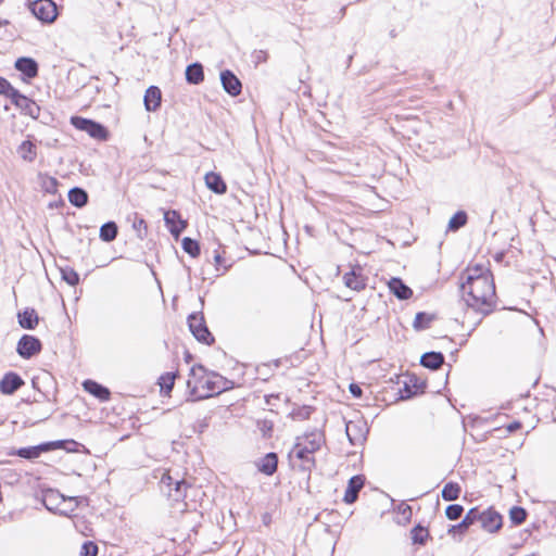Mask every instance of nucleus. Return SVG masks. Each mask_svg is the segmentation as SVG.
I'll return each instance as SVG.
<instances>
[{
  "instance_id": "f257e3e1",
  "label": "nucleus",
  "mask_w": 556,
  "mask_h": 556,
  "mask_svg": "<svg viewBox=\"0 0 556 556\" xmlns=\"http://www.w3.org/2000/svg\"><path fill=\"white\" fill-rule=\"evenodd\" d=\"M463 279L460 289L467 306L483 314L490 313L496 298L490 270L482 265L470 266L464 271Z\"/></svg>"
},
{
  "instance_id": "f03ea898",
  "label": "nucleus",
  "mask_w": 556,
  "mask_h": 556,
  "mask_svg": "<svg viewBox=\"0 0 556 556\" xmlns=\"http://www.w3.org/2000/svg\"><path fill=\"white\" fill-rule=\"evenodd\" d=\"M190 375L192 378L188 380L187 386L193 400L207 399L226 390L224 378L206 372L201 365L193 366Z\"/></svg>"
},
{
  "instance_id": "7ed1b4c3",
  "label": "nucleus",
  "mask_w": 556,
  "mask_h": 556,
  "mask_svg": "<svg viewBox=\"0 0 556 556\" xmlns=\"http://www.w3.org/2000/svg\"><path fill=\"white\" fill-rule=\"evenodd\" d=\"M324 442L320 432H312L298 438L296 443L289 452V458L293 467L302 471H311L315 466L314 453L318 451Z\"/></svg>"
},
{
  "instance_id": "20e7f679",
  "label": "nucleus",
  "mask_w": 556,
  "mask_h": 556,
  "mask_svg": "<svg viewBox=\"0 0 556 556\" xmlns=\"http://www.w3.org/2000/svg\"><path fill=\"white\" fill-rule=\"evenodd\" d=\"M75 501V497H65L59 491L49 490L43 494L42 503L50 511L59 513L60 515L68 516L75 510V506L70 509H63L61 505H65L67 502L71 504Z\"/></svg>"
},
{
  "instance_id": "39448f33",
  "label": "nucleus",
  "mask_w": 556,
  "mask_h": 556,
  "mask_svg": "<svg viewBox=\"0 0 556 556\" xmlns=\"http://www.w3.org/2000/svg\"><path fill=\"white\" fill-rule=\"evenodd\" d=\"M29 8L31 13L43 23H52L58 16V8L52 0H36Z\"/></svg>"
},
{
  "instance_id": "423d86ee",
  "label": "nucleus",
  "mask_w": 556,
  "mask_h": 556,
  "mask_svg": "<svg viewBox=\"0 0 556 556\" xmlns=\"http://www.w3.org/2000/svg\"><path fill=\"white\" fill-rule=\"evenodd\" d=\"M71 123L79 130L86 131L90 137L104 140L108 137L106 129L99 123L79 116H73Z\"/></svg>"
},
{
  "instance_id": "0eeeda50",
  "label": "nucleus",
  "mask_w": 556,
  "mask_h": 556,
  "mask_svg": "<svg viewBox=\"0 0 556 556\" xmlns=\"http://www.w3.org/2000/svg\"><path fill=\"white\" fill-rule=\"evenodd\" d=\"M161 484L168 488V496L175 501L182 500L189 486L184 479L174 478L169 471L162 476Z\"/></svg>"
},
{
  "instance_id": "6e6552de",
  "label": "nucleus",
  "mask_w": 556,
  "mask_h": 556,
  "mask_svg": "<svg viewBox=\"0 0 556 556\" xmlns=\"http://www.w3.org/2000/svg\"><path fill=\"white\" fill-rule=\"evenodd\" d=\"M189 329L194 338L203 343L210 344L214 341L211 332L208 331L204 318L199 315H190L188 319Z\"/></svg>"
},
{
  "instance_id": "1a4fd4ad",
  "label": "nucleus",
  "mask_w": 556,
  "mask_h": 556,
  "mask_svg": "<svg viewBox=\"0 0 556 556\" xmlns=\"http://www.w3.org/2000/svg\"><path fill=\"white\" fill-rule=\"evenodd\" d=\"M16 351L21 357L30 358L41 351V342L33 336L24 334L17 343Z\"/></svg>"
},
{
  "instance_id": "9d476101",
  "label": "nucleus",
  "mask_w": 556,
  "mask_h": 556,
  "mask_svg": "<svg viewBox=\"0 0 556 556\" xmlns=\"http://www.w3.org/2000/svg\"><path fill=\"white\" fill-rule=\"evenodd\" d=\"M477 521H480L481 527L488 532H495L502 526V517L493 509H486L482 513L479 511Z\"/></svg>"
},
{
  "instance_id": "9b49d317",
  "label": "nucleus",
  "mask_w": 556,
  "mask_h": 556,
  "mask_svg": "<svg viewBox=\"0 0 556 556\" xmlns=\"http://www.w3.org/2000/svg\"><path fill=\"white\" fill-rule=\"evenodd\" d=\"M345 432L352 444H361L366 439V424L359 420L349 421L345 426Z\"/></svg>"
},
{
  "instance_id": "f8f14e48",
  "label": "nucleus",
  "mask_w": 556,
  "mask_h": 556,
  "mask_svg": "<svg viewBox=\"0 0 556 556\" xmlns=\"http://www.w3.org/2000/svg\"><path fill=\"white\" fill-rule=\"evenodd\" d=\"M11 101L14 105L21 109L24 114L29 115L33 118H37L39 116V106L33 100L21 94L18 91Z\"/></svg>"
},
{
  "instance_id": "ddd939ff",
  "label": "nucleus",
  "mask_w": 556,
  "mask_h": 556,
  "mask_svg": "<svg viewBox=\"0 0 556 556\" xmlns=\"http://www.w3.org/2000/svg\"><path fill=\"white\" fill-rule=\"evenodd\" d=\"M24 384L23 379L15 372H7L0 381V392L11 395Z\"/></svg>"
},
{
  "instance_id": "4468645a",
  "label": "nucleus",
  "mask_w": 556,
  "mask_h": 556,
  "mask_svg": "<svg viewBox=\"0 0 556 556\" xmlns=\"http://www.w3.org/2000/svg\"><path fill=\"white\" fill-rule=\"evenodd\" d=\"M220 81H222L224 90L227 93H229L232 97L240 94L242 86H241L240 80L237 78V76L232 72H230L228 70L223 71L220 73Z\"/></svg>"
},
{
  "instance_id": "2eb2a0df",
  "label": "nucleus",
  "mask_w": 556,
  "mask_h": 556,
  "mask_svg": "<svg viewBox=\"0 0 556 556\" xmlns=\"http://www.w3.org/2000/svg\"><path fill=\"white\" fill-rule=\"evenodd\" d=\"M162 92L156 86H150L144 93L143 103L148 112H155L161 106Z\"/></svg>"
},
{
  "instance_id": "dca6fc26",
  "label": "nucleus",
  "mask_w": 556,
  "mask_h": 556,
  "mask_svg": "<svg viewBox=\"0 0 556 556\" xmlns=\"http://www.w3.org/2000/svg\"><path fill=\"white\" fill-rule=\"evenodd\" d=\"M364 477L354 476L349 480L348 488L343 497L346 504H352L357 500L358 492L364 486Z\"/></svg>"
},
{
  "instance_id": "f3484780",
  "label": "nucleus",
  "mask_w": 556,
  "mask_h": 556,
  "mask_svg": "<svg viewBox=\"0 0 556 556\" xmlns=\"http://www.w3.org/2000/svg\"><path fill=\"white\" fill-rule=\"evenodd\" d=\"M52 445L60 446L61 442L46 443V444H40L37 446H29V447H22V448L17 450L16 455H18L20 457L26 458V459H34V458L39 457L42 452L49 451Z\"/></svg>"
},
{
  "instance_id": "a211bd4d",
  "label": "nucleus",
  "mask_w": 556,
  "mask_h": 556,
  "mask_svg": "<svg viewBox=\"0 0 556 556\" xmlns=\"http://www.w3.org/2000/svg\"><path fill=\"white\" fill-rule=\"evenodd\" d=\"M15 68L23 73L27 78H34L38 74V64L31 58H20L15 62Z\"/></svg>"
},
{
  "instance_id": "6ab92c4d",
  "label": "nucleus",
  "mask_w": 556,
  "mask_h": 556,
  "mask_svg": "<svg viewBox=\"0 0 556 556\" xmlns=\"http://www.w3.org/2000/svg\"><path fill=\"white\" fill-rule=\"evenodd\" d=\"M164 220L169 227L170 233L175 237H178L186 227V223L180 219V216L176 211L166 212L164 214Z\"/></svg>"
},
{
  "instance_id": "aec40b11",
  "label": "nucleus",
  "mask_w": 556,
  "mask_h": 556,
  "mask_svg": "<svg viewBox=\"0 0 556 556\" xmlns=\"http://www.w3.org/2000/svg\"><path fill=\"white\" fill-rule=\"evenodd\" d=\"M206 187L217 194H224L227 191V186L219 174L210 172L204 177Z\"/></svg>"
},
{
  "instance_id": "412c9836",
  "label": "nucleus",
  "mask_w": 556,
  "mask_h": 556,
  "mask_svg": "<svg viewBox=\"0 0 556 556\" xmlns=\"http://www.w3.org/2000/svg\"><path fill=\"white\" fill-rule=\"evenodd\" d=\"M18 324L24 329H34L39 321L38 314L34 308H25L18 313Z\"/></svg>"
},
{
  "instance_id": "4be33fe9",
  "label": "nucleus",
  "mask_w": 556,
  "mask_h": 556,
  "mask_svg": "<svg viewBox=\"0 0 556 556\" xmlns=\"http://www.w3.org/2000/svg\"><path fill=\"white\" fill-rule=\"evenodd\" d=\"M278 457L275 453H268L257 463L261 472L271 476L277 470Z\"/></svg>"
},
{
  "instance_id": "5701e85b",
  "label": "nucleus",
  "mask_w": 556,
  "mask_h": 556,
  "mask_svg": "<svg viewBox=\"0 0 556 556\" xmlns=\"http://www.w3.org/2000/svg\"><path fill=\"white\" fill-rule=\"evenodd\" d=\"M478 517L479 510L477 508H471L458 525L450 528L448 533H464L475 521H477Z\"/></svg>"
},
{
  "instance_id": "b1692460",
  "label": "nucleus",
  "mask_w": 556,
  "mask_h": 556,
  "mask_svg": "<svg viewBox=\"0 0 556 556\" xmlns=\"http://www.w3.org/2000/svg\"><path fill=\"white\" fill-rule=\"evenodd\" d=\"M391 292L401 300H407L412 296L413 291L400 278H392L389 281Z\"/></svg>"
},
{
  "instance_id": "393cba45",
  "label": "nucleus",
  "mask_w": 556,
  "mask_h": 556,
  "mask_svg": "<svg viewBox=\"0 0 556 556\" xmlns=\"http://www.w3.org/2000/svg\"><path fill=\"white\" fill-rule=\"evenodd\" d=\"M84 389L101 401H108L110 399V391L92 380H86L84 382Z\"/></svg>"
},
{
  "instance_id": "a878e982",
  "label": "nucleus",
  "mask_w": 556,
  "mask_h": 556,
  "mask_svg": "<svg viewBox=\"0 0 556 556\" xmlns=\"http://www.w3.org/2000/svg\"><path fill=\"white\" fill-rule=\"evenodd\" d=\"M186 79L188 83L198 85L203 81L204 73L203 67L200 63H193L187 66Z\"/></svg>"
},
{
  "instance_id": "bb28decb",
  "label": "nucleus",
  "mask_w": 556,
  "mask_h": 556,
  "mask_svg": "<svg viewBox=\"0 0 556 556\" xmlns=\"http://www.w3.org/2000/svg\"><path fill=\"white\" fill-rule=\"evenodd\" d=\"M444 362V357L439 352H428L421 356L420 363L424 367L438 369Z\"/></svg>"
},
{
  "instance_id": "cd10ccee",
  "label": "nucleus",
  "mask_w": 556,
  "mask_h": 556,
  "mask_svg": "<svg viewBox=\"0 0 556 556\" xmlns=\"http://www.w3.org/2000/svg\"><path fill=\"white\" fill-rule=\"evenodd\" d=\"M343 280L344 285L354 291H361L366 286L365 279L362 276L356 275L354 270L346 273L343 276Z\"/></svg>"
},
{
  "instance_id": "c85d7f7f",
  "label": "nucleus",
  "mask_w": 556,
  "mask_h": 556,
  "mask_svg": "<svg viewBox=\"0 0 556 556\" xmlns=\"http://www.w3.org/2000/svg\"><path fill=\"white\" fill-rule=\"evenodd\" d=\"M68 201L76 207H83L88 202V194L81 188H73L68 192Z\"/></svg>"
},
{
  "instance_id": "c756f323",
  "label": "nucleus",
  "mask_w": 556,
  "mask_h": 556,
  "mask_svg": "<svg viewBox=\"0 0 556 556\" xmlns=\"http://www.w3.org/2000/svg\"><path fill=\"white\" fill-rule=\"evenodd\" d=\"M18 153L24 161L33 162L36 159V147L31 141H23L18 147Z\"/></svg>"
},
{
  "instance_id": "7c9ffc66",
  "label": "nucleus",
  "mask_w": 556,
  "mask_h": 556,
  "mask_svg": "<svg viewBox=\"0 0 556 556\" xmlns=\"http://www.w3.org/2000/svg\"><path fill=\"white\" fill-rule=\"evenodd\" d=\"M117 236V226L114 222L105 223L100 228V239L104 242L113 241Z\"/></svg>"
},
{
  "instance_id": "2f4dec72",
  "label": "nucleus",
  "mask_w": 556,
  "mask_h": 556,
  "mask_svg": "<svg viewBox=\"0 0 556 556\" xmlns=\"http://www.w3.org/2000/svg\"><path fill=\"white\" fill-rule=\"evenodd\" d=\"M460 485L456 482H448L444 485L442 490V497L445 501H455L459 497L460 494Z\"/></svg>"
},
{
  "instance_id": "473e14b6",
  "label": "nucleus",
  "mask_w": 556,
  "mask_h": 556,
  "mask_svg": "<svg viewBox=\"0 0 556 556\" xmlns=\"http://www.w3.org/2000/svg\"><path fill=\"white\" fill-rule=\"evenodd\" d=\"M433 320V316L427 313L420 312L417 313L413 326L416 330L426 329L429 327L430 323Z\"/></svg>"
},
{
  "instance_id": "72a5a7b5",
  "label": "nucleus",
  "mask_w": 556,
  "mask_h": 556,
  "mask_svg": "<svg viewBox=\"0 0 556 556\" xmlns=\"http://www.w3.org/2000/svg\"><path fill=\"white\" fill-rule=\"evenodd\" d=\"M182 249L192 257H197L200 254L199 243L195 240H192L191 238L188 237L182 239Z\"/></svg>"
},
{
  "instance_id": "f704fd0d",
  "label": "nucleus",
  "mask_w": 556,
  "mask_h": 556,
  "mask_svg": "<svg viewBox=\"0 0 556 556\" xmlns=\"http://www.w3.org/2000/svg\"><path fill=\"white\" fill-rule=\"evenodd\" d=\"M175 381V375L172 372H166L165 375H162L160 377V387L161 390L164 391L166 394H168L173 387Z\"/></svg>"
},
{
  "instance_id": "c9c22d12",
  "label": "nucleus",
  "mask_w": 556,
  "mask_h": 556,
  "mask_svg": "<svg viewBox=\"0 0 556 556\" xmlns=\"http://www.w3.org/2000/svg\"><path fill=\"white\" fill-rule=\"evenodd\" d=\"M467 222V215L465 212H457L448 222V228L457 230L463 227Z\"/></svg>"
},
{
  "instance_id": "e433bc0d",
  "label": "nucleus",
  "mask_w": 556,
  "mask_h": 556,
  "mask_svg": "<svg viewBox=\"0 0 556 556\" xmlns=\"http://www.w3.org/2000/svg\"><path fill=\"white\" fill-rule=\"evenodd\" d=\"M61 274L63 280H65L70 286H76L79 281V276L73 268H61Z\"/></svg>"
},
{
  "instance_id": "4c0bfd02",
  "label": "nucleus",
  "mask_w": 556,
  "mask_h": 556,
  "mask_svg": "<svg viewBox=\"0 0 556 556\" xmlns=\"http://www.w3.org/2000/svg\"><path fill=\"white\" fill-rule=\"evenodd\" d=\"M428 530L420 526H417L412 530V539L414 543L424 544L428 538Z\"/></svg>"
},
{
  "instance_id": "58836bf2",
  "label": "nucleus",
  "mask_w": 556,
  "mask_h": 556,
  "mask_svg": "<svg viewBox=\"0 0 556 556\" xmlns=\"http://www.w3.org/2000/svg\"><path fill=\"white\" fill-rule=\"evenodd\" d=\"M17 91L7 79L0 78V94H4L12 100Z\"/></svg>"
},
{
  "instance_id": "ea45409f",
  "label": "nucleus",
  "mask_w": 556,
  "mask_h": 556,
  "mask_svg": "<svg viewBox=\"0 0 556 556\" xmlns=\"http://www.w3.org/2000/svg\"><path fill=\"white\" fill-rule=\"evenodd\" d=\"M510 519L514 523L520 525L526 520L527 513L523 508L515 506L509 511Z\"/></svg>"
},
{
  "instance_id": "a19ab883",
  "label": "nucleus",
  "mask_w": 556,
  "mask_h": 556,
  "mask_svg": "<svg viewBox=\"0 0 556 556\" xmlns=\"http://www.w3.org/2000/svg\"><path fill=\"white\" fill-rule=\"evenodd\" d=\"M463 511L464 508L462 505L452 504L446 507L445 515L450 520H456L462 516Z\"/></svg>"
},
{
  "instance_id": "79ce46f5",
  "label": "nucleus",
  "mask_w": 556,
  "mask_h": 556,
  "mask_svg": "<svg viewBox=\"0 0 556 556\" xmlns=\"http://www.w3.org/2000/svg\"><path fill=\"white\" fill-rule=\"evenodd\" d=\"M42 188L46 192L54 193L58 187V180L54 177L45 176L41 182Z\"/></svg>"
},
{
  "instance_id": "37998d69",
  "label": "nucleus",
  "mask_w": 556,
  "mask_h": 556,
  "mask_svg": "<svg viewBox=\"0 0 556 556\" xmlns=\"http://www.w3.org/2000/svg\"><path fill=\"white\" fill-rule=\"evenodd\" d=\"M98 546L92 542H86L80 548L79 556H97Z\"/></svg>"
},
{
  "instance_id": "c03bdc74",
  "label": "nucleus",
  "mask_w": 556,
  "mask_h": 556,
  "mask_svg": "<svg viewBox=\"0 0 556 556\" xmlns=\"http://www.w3.org/2000/svg\"><path fill=\"white\" fill-rule=\"evenodd\" d=\"M134 228L140 233L141 230H147V223L143 218L136 217L132 224Z\"/></svg>"
},
{
  "instance_id": "a18cd8bd",
  "label": "nucleus",
  "mask_w": 556,
  "mask_h": 556,
  "mask_svg": "<svg viewBox=\"0 0 556 556\" xmlns=\"http://www.w3.org/2000/svg\"><path fill=\"white\" fill-rule=\"evenodd\" d=\"M350 392L353 394V396L355 397H359L362 395V389L358 384H355V383H351L350 384Z\"/></svg>"
},
{
  "instance_id": "49530a36",
  "label": "nucleus",
  "mask_w": 556,
  "mask_h": 556,
  "mask_svg": "<svg viewBox=\"0 0 556 556\" xmlns=\"http://www.w3.org/2000/svg\"><path fill=\"white\" fill-rule=\"evenodd\" d=\"M521 428V424L519 421H513L506 426V430L508 433H513Z\"/></svg>"
},
{
  "instance_id": "de8ad7c7",
  "label": "nucleus",
  "mask_w": 556,
  "mask_h": 556,
  "mask_svg": "<svg viewBox=\"0 0 556 556\" xmlns=\"http://www.w3.org/2000/svg\"><path fill=\"white\" fill-rule=\"evenodd\" d=\"M78 505V501H77V497H75V501L73 503H66L65 505H61L63 509H70L72 506H75V508L77 507Z\"/></svg>"
},
{
  "instance_id": "09e8293b",
  "label": "nucleus",
  "mask_w": 556,
  "mask_h": 556,
  "mask_svg": "<svg viewBox=\"0 0 556 556\" xmlns=\"http://www.w3.org/2000/svg\"><path fill=\"white\" fill-rule=\"evenodd\" d=\"M220 258H222V257H220V255H219V254H216V255H215V262H216V263H219V262H220Z\"/></svg>"
},
{
  "instance_id": "8fccbe9b",
  "label": "nucleus",
  "mask_w": 556,
  "mask_h": 556,
  "mask_svg": "<svg viewBox=\"0 0 556 556\" xmlns=\"http://www.w3.org/2000/svg\"><path fill=\"white\" fill-rule=\"evenodd\" d=\"M265 430H271V427H267V424H264Z\"/></svg>"
},
{
  "instance_id": "3c124183",
  "label": "nucleus",
  "mask_w": 556,
  "mask_h": 556,
  "mask_svg": "<svg viewBox=\"0 0 556 556\" xmlns=\"http://www.w3.org/2000/svg\"><path fill=\"white\" fill-rule=\"evenodd\" d=\"M265 430H271V427H267V424H264Z\"/></svg>"
},
{
  "instance_id": "603ef678",
  "label": "nucleus",
  "mask_w": 556,
  "mask_h": 556,
  "mask_svg": "<svg viewBox=\"0 0 556 556\" xmlns=\"http://www.w3.org/2000/svg\"><path fill=\"white\" fill-rule=\"evenodd\" d=\"M265 430H271V427H267V424H264Z\"/></svg>"
},
{
  "instance_id": "864d4df0",
  "label": "nucleus",
  "mask_w": 556,
  "mask_h": 556,
  "mask_svg": "<svg viewBox=\"0 0 556 556\" xmlns=\"http://www.w3.org/2000/svg\"><path fill=\"white\" fill-rule=\"evenodd\" d=\"M8 21H4L3 24H8ZM2 25V22L0 21V26Z\"/></svg>"
},
{
  "instance_id": "5fc2aeb1",
  "label": "nucleus",
  "mask_w": 556,
  "mask_h": 556,
  "mask_svg": "<svg viewBox=\"0 0 556 556\" xmlns=\"http://www.w3.org/2000/svg\"><path fill=\"white\" fill-rule=\"evenodd\" d=\"M2 2V0H0V3Z\"/></svg>"
}]
</instances>
